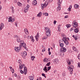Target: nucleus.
I'll use <instances>...</instances> for the list:
<instances>
[{
  "label": "nucleus",
  "instance_id": "1",
  "mask_svg": "<svg viewBox=\"0 0 80 80\" xmlns=\"http://www.w3.org/2000/svg\"><path fill=\"white\" fill-rule=\"evenodd\" d=\"M19 67V69H22V68H24V75H26V74L27 73V68L25 67V64H22L21 63H20Z\"/></svg>",
  "mask_w": 80,
  "mask_h": 80
},
{
  "label": "nucleus",
  "instance_id": "2",
  "mask_svg": "<svg viewBox=\"0 0 80 80\" xmlns=\"http://www.w3.org/2000/svg\"><path fill=\"white\" fill-rule=\"evenodd\" d=\"M22 46L23 47V44H21L18 47L15 48L14 50L15 51H16V52H18L20 50L22 49Z\"/></svg>",
  "mask_w": 80,
  "mask_h": 80
},
{
  "label": "nucleus",
  "instance_id": "3",
  "mask_svg": "<svg viewBox=\"0 0 80 80\" xmlns=\"http://www.w3.org/2000/svg\"><path fill=\"white\" fill-rule=\"evenodd\" d=\"M73 66L72 65H71L70 66L68 67V69L69 70V72H70V74H72V72H73Z\"/></svg>",
  "mask_w": 80,
  "mask_h": 80
},
{
  "label": "nucleus",
  "instance_id": "4",
  "mask_svg": "<svg viewBox=\"0 0 80 80\" xmlns=\"http://www.w3.org/2000/svg\"><path fill=\"white\" fill-rule=\"evenodd\" d=\"M21 45H23V47H24V49L27 50V46H26V44L24 42V41L23 40H21L20 42Z\"/></svg>",
  "mask_w": 80,
  "mask_h": 80
},
{
  "label": "nucleus",
  "instance_id": "5",
  "mask_svg": "<svg viewBox=\"0 0 80 80\" xmlns=\"http://www.w3.org/2000/svg\"><path fill=\"white\" fill-rule=\"evenodd\" d=\"M48 1H46L44 4H42L41 6L42 9L43 10V8H45L48 5Z\"/></svg>",
  "mask_w": 80,
  "mask_h": 80
},
{
  "label": "nucleus",
  "instance_id": "6",
  "mask_svg": "<svg viewBox=\"0 0 80 80\" xmlns=\"http://www.w3.org/2000/svg\"><path fill=\"white\" fill-rule=\"evenodd\" d=\"M60 50V52H62V53H64L67 51L66 48L63 47H61Z\"/></svg>",
  "mask_w": 80,
  "mask_h": 80
},
{
  "label": "nucleus",
  "instance_id": "7",
  "mask_svg": "<svg viewBox=\"0 0 80 80\" xmlns=\"http://www.w3.org/2000/svg\"><path fill=\"white\" fill-rule=\"evenodd\" d=\"M67 40H69V38H67L66 39L63 40V39H62V41H64V42L66 44V45H68V41Z\"/></svg>",
  "mask_w": 80,
  "mask_h": 80
},
{
  "label": "nucleus",
  "instance_id": "8",
  "mask_svg": "<svg viewBox=\"0 0 80 80\" xmlns=\"http://www.w3.org/2000/svg\"><path fill=\"white\" fill-rule=\"evenodd\" d=\"M43 61L44 62H48L50 61V58H45L43 59Z\"/></svg>",
  "mask_w": 80,
  "mask_h": 80
},
{
  "label": "nucleus",
  "instance_id": "9",
  "mask_svg": "<svg viewBox=\"0 0 80 80\" xmlns=\"http://www.w3.org/2000/svg\"><path fill=\"white\" fill-rule=\"evenodd\" d=\"M21 55L23 58L27 56V52H22L21 53Z\"/></svg>",
  "mask_w": 80,
  "mask_h": 80
},
{
  "label": "nucleus",
  "instance_id": "10",
  "mask_svg": "<svg viewBox=\"0 0 80 80\" xmlns=\"http://www.w3.org/2000/svg\"><path fill=\"white\" fill-rule=\"evenodd\" d=\"M46 35L47 37H49L51 35V31H48V32H46Z\"/></svg>",
  "mask_w": 80,
  "mask_h": 80
},
{
  "label": "nucleus",
  "instance_id": "11",
  "mask_svg": "<svg viewBox=\"0 0 80 80\" xmlns=\"http://www.w3.org/2000/svg\"><path fill=\"white\" fill-rule=\"evenodd\" d=\"M72 25L73 27H74V28H76V27H77L78 26V23H77V22H73L72 23Z\"/></svg>",
  "mask_w": 80,
  "mask_h": 80
},
{
  "label": "nucleus",
  "instance_id": "12",
  "mask_svg": "<svg viewBox=\"0 0 80 80\" xmlns=\"http://www.w3.org/2000/svg\"><path fill=\"white\" fill-rule=\"evenodd\" d=\"M58 7L57 8V12H59L60 10V9L61 8H60V6H61V4H60V5H59L58 4Z\"/></svg>",
  "mask_w": 80,
  "mask_h": 80
},
{
  "label": "nucleus",
  "instance_id": "13",
  "mask_svg": "<svg viewBox=\"0 0 80 80\" xmlns=\"http://www.w3.org/2000/svg\"><path fill=\"white\" fill-rule=\"evenodd\" d=\"M35 37L36 38V40H37V41H38V38H39V34L38 33H37V34Z\"/></svg>",
  "mask_w": 80,
  "mask_h": 80
},
{
  "label": "nucleus",
  "instance_id": "14",
  "mask_svg": "<svg viewBox=\"0 0 80 80\" xmlns=\"http://www.w3.org/2000/svg\"><path fill=\"white\" fill-rule=\"evenodd\" d=\"M4 27V24H3V23H2L1 24V27H0V30H2V29H3Z\"/></svg>",
  "mask_w": 80,
  "mask_h": 80
},
{
  "label": "nucleus",
  "instance_id": "15",
  "mask_svg": "<svg viewBox=\"0 0 80 80\" xmlns=\"http://www.w3.org/2000/svg\"><path fill=\"white\" fill-rule=\"evenodd\" d=\"M43 70L45 71L46 73H47V71H48V67H46V66H45L44 68L43 69Z\"/></svg>",
  "mask_w": 80,
  "mask_h": 80
},
{
  "label": "nucleus",
  "instance_id": "16",
  "mask_svg": "<svg viewBox=\"0 0 80 80\" xmlns=\"http://www.w3.org/2000/svg\"><path fill=\"white\" fill-rule=\"evenodd\" d=\"M72 48L74 51V52H77V53H78V50H77V48L73 47Z\"/></svg>",
  "mask_w": 80,
  "mask_h": 80
},
{
  "label": "nucleus",
  "instance_id": "17",
  "mask_svg": "<svg viewBox=\"0 0 80 80\" xmlns=\"http://www.w3.org/2000/svg\"><path fill=\"white\" fill-rule=\"evenodd\" d=\"M45 30L46 32H50V29L48 27L46 28L45 29Z\"/></svg>",
  "mask_w": 80,
  "mask_h": 80
},
{
  "label": "nucleus",
  "instance_id": "18",
  "mask_svg": "<svg viewBox=\"0 0 80 80\" xmlns=\"http://www.w3.org/2000/svg\"><path fill=\"white\" fill-rule=\"evenodd\" d=\"M54 62L56 63V64L58 63H59V60L58 59H55L54 60Z\"/></svg>",
  "mask_w": 80,
  "mask_h": 80
},
{
  "label": "nucleus",
  "instance_id": "19",
  "mask_svg": "<svg viewBox=\"0 0 80 80\" xmlns=\"http://www.w3.org/2000/svg\"><path fill=\"white\" fill-rule=\"evenodd\" d=\"M58 5H60V4L62 3V0H58Z\"/></svg>",
  "mask_w": 80,
  "mask_h": 80
},
{
  "label": "nucleus",
  "instance_id": "20",
  "mask_svg": "<svg viewBox=\"0 0 80 80\" xmlns=\"http://www.w3.org/2000/svg\"><path fill=\"white\" fill-rule=\"evenodd\" d=\"M28 9H29V8H28L27 7H26L24 9V12L25 13H26V12H28Z\"/></svg>",
  "mask_w": 80,
  "mask_h": 80
},
{
  "label": "nucleus",
  "instance_id": "21",
  "mask_svg": "<svg viewBox=\"0 0 80 80\" xmlns=\"http://www.w3.org/2000/svg\"><path fill=\"white\" fill-rule=\"evenodd\" d=\"M24 32H25L26 35H28V30H27V29L26 28L24 29Z\"/></svg>",
  "mask_w": 80,
  "mask_h": 80
},
{
  "label": "nucleus",
  "instance_id": "22",
  "mask_svg": "<svg viewBox=\"0 0 80 80\" xmlns=\"http://www.w3.org/2000/svg\"><path fill=\"white\" fill-rule=\"evenodd\" d=\"M30 38L32 42H34V41H35V40H34V39H33V36H31Z\"/></svg>",
  "mask_w": 80,
  "mask_h": 80
},
{
  "label": "nucleus",
  "instance_id": "23",
  "mask_svg": "<svg viewBox=\"0 0 80 80\" xmlns=\"http://www.w3.org/2000/svg\"><path fill=\"white\" fill-rule=\"evenodd\" d=\"M16 40L18 42L20 43V42L21 41V40H20V38L19 37H18V38H17L16 39Z\"/></svg>",
  "mask_w": 80,
  "mask_h": 80
},
{
  "label": "nucleus",
  "instance_id": "24",
  "mask_svg": "<svg viewBox=\"0 0 80 80\" xmlns=\"http://www.w3.org/2000/svg\"><path fill=\"white\" fill-rule=\"evenodd\" d=\"M66 61L68 65H70L71 63L70 62V60L69 59H66Z\"/></svg>",
  "mask_w": 80,
  "mask_h": 80
},
{
  "label": "nucleus",
  "instance_id": "25",
  "mask_svg": "<svg viewBox=\"0 0 80 80\" xmlns=\"http://www.w3.org/2000/svg\"><path fill=\"white\" fill-rule=\"evenodd\" d=\"M62 36L64 39H65V40L67 39H66V36L64 34H62Z\"/></svg>",
  "mask_w": 80,
  "mask_h": 80
},
{
  "label": "nucleus",
  "instance_id": "26",
  "mask_svg": "<svg viewBox=\"0 0 80 80\" xmlns=\"http://www.w3.org/2000/svg\"><path fill=\"white\" fill-rule=\"evenodd\" d=\"M72 5H71L68 9V11H69V12H70L71 11V8H72Z\"/></svg>",
  "mask_w": 80,
  "mask_h": 80
},
{
  "label": "nucleus",
  "instance_id": "27",
  "mask_svg": "<svg viewBox=\"0 0 80 80\" xmlns=\"http://www.w3.org/2000/svg\"><path fill=\"white\" fill-rule=\"evenodd\" d=\"M79 7V6H78V5L76 4L74 5V7L75 8H78Z\"/></svg>",
  "mask_w": 80,
  "mask_h": 80
},
{
  "label": "nucleus",
  "instance_id": "28",
  "mask_svg": "<svg viewBox=\"0 0 80 80\" xmlns=\"http://www.w3.org/2000/svg\"><path fill=\"white\" fill-rule=\"evenodd\" d=\"M42 12H40L39 13H38V14L37 15V17H41V15H42Z\"/></svg>",
  "mask_w": 80,
  "mask_h": 80
},
{
  "label": "nucleus",
  "instance_id": "29",
  "mask_svg": "<svg viewBox=\"0 0 80 80\" xmlns=\"http://www.w3.org/2000/svg\"><path fill=\"white\" fill-rule=\"evenodd\" d=\"M42 15H45V16H48V13L47 12L43 13Z\"/></svg>",
  "mask_w": 80,
  "mask_h": 80
},
{
  "label": "nucleus",
  "instance_id": "30",
  "mask_svg": "<svg viewBox=\"0 0 80 80\" xmlns=\"http://www.w3.org/2000/svg\"><path fill=\"white\" fill-rule=\"evenodd\" d=\"M37 3V0H35L33 2V5H35Z\"/></svg>",
  "mask_w": 80,
  "mask_h": 80
},
{
  "label": "nucleus",
  "instance_id": "31",
  "mask_svg": "<svg viewBox=\"0 0 80 80\" xmlns=\"http://www.w3.org/2000/svg\"><path fill=\"white\" fill-rule=\"evenodd\" d=\"M29 78L30 80H33L34 78L32 76H29Z\"/></svg>",
  "mask_w": 80,
  "mask_h": 80
},
{
  "label": "nucleus",
  "instance_id": "32",
  "mask_svg": "<svg viewBox=\"0 0 80 80\" xmlns=\"http://www.w3.org/2000/svg\"><path fill=\"white\" fill-rule=\"evenodd\" d=\"M74 31L75 33H78V32H79L78 29L77 28H76L75 29Z\"/></svg>",
  "mask_w": 80,
  "mask_h": 80
},
{
  "label": "nucleus",
  "instance_id": "33",
  "mask_svg": "<svg viewBox=\"0 0 80 80\" xmlns=\"http://www.w3.org/2000/svg\"><path fill=\"white\" fill-rule=\"evenodd\" d=\"M34 58H35V57L34 56H32L31 57V59L32 61L34 60Z\"/></svg>",
  "mask_w": 80,
  "mask_h": 80
},
{
  "label": "nucleus",
  "instance_id": "34",
  "mask_svg": "<svg viewBox=\"0 0 80 80\" xmlns=\"http://www.w3.org/2000/svg\"><path fill=\"white\" fill-rule=\"evenodd\" d=\"M72 37L75 39V40H77V36H75L74 35H73L72 36Z\"/></svg>",
  "mask_w": 80,
  "mask_h": 80
},
{
  "label": "nucleus",
  "instance_id": "35",
  "mask_svg": "<svg viewBox=\"0 0 80 80\" xmlns=\"http://www.w3.org/2000/svg\"><path fill=\"white\" fill-rule=\"evenodd\" d=\"M50 63H51L50 62H48L46 64V66H48H48H50Z\"/></svg>",
  "mask_w": 80,
  "mask_h": 80
},
{
  "label": "nucleus",
  "instance_id": "36",
  "mask_svg": "<svg viewBox=\"0 0 80 80\" xmlns=\"http://www.w3.org/2000/svg\"><path fill=\"white\" fill-rule=\"evenodd\" d=\"M66 26L67 27V28H69V27H71V25L70 24H67L66 25Z\"/></svg>",
  "mask_w": 80,
  "mask_h": 80
},
{
  "label": "nucleus",
  "instance_id": "37",
  "mask_svg": "<svg viewBox=\"0 0 80 80\" xmlns=\"http://www.w3.org/2000/svg\"><path fill=\"white\" fill-rule=\"evenodd\" d=\"M8 22H12V17H10L8 18Z\"/></svg>",
  "mask_w": 80,
  "mask_h": 80
},
{
  "label": "nucleus",
  "instance_id": "38",
  "mask_svg": "<svg viewBox=\"0 0 80 80\" xmlns=\"http://www.w3.org/2000/svg\"><path fill=\"white\" fill-rule=\"evenodd\" d=\"M18 5V6H21V5H22L20 2H17Z\"/></svg>",
  "mask_w": 80,
  "mask_h": 80
},
{
  "label": "nucleus",
  "instance_id": "39",
  "mask_svg": "<svg viewBox=\"0 0 80 80\" xmlns=\"http://www.w3.org/2000/svg\"><path fill=\"white\" fill-rule=\"evenodd\" d=\"M64 46V44L63 43H61L60 44V46H61V47H63V46Z\"/></svg>",
  "mask_w": 80,
  "mask_h": 80
},
{
  "label": "nucleus",
  "instance_id": "40",
  "mask_svg": "<svg viewBox=\"0 0 80 80\" xmlns=\"http://www.w3.org/2000/svg\"><path fill=\"white\" fill-rule=\"evenodd\" d=\"M15 12V11H14V9H13V7H12V13H13Z\"/></svg>",
  "mask_w": 80,
  "mask_h": 80
},
{
  "label": "nucleus",
  "instance_id": "41",
  "mask_svg": "<svg viewBox=\"0 0 80 80\" xmlns=\"http://www.w3.org/2000/svg\"><path fill=\"white\" fill-rule=\"evenodd\" d=\"M42 75L43 77H44L45 78H47V77H46V76H45V74L43 73H42Z\"/></svg>",
  "mask_w": 80,
  "mask_h": 80
},
{
  "label": "nucleus",
  "instance_id": "42",
  "mask_svg": "<svg viewBox=\"0 0 80 80\" xmlns=\"http://www.w3.org/2000/svg\"><path fill=\"white\" fill-rule=\"evenodd\" d=\"M12 19H11V21L12 22H13L14 21H15V19L12 18H11Z\"/></svg>",
  "mask_w": 80,
  "mask_h": 80
},
{
  "label": "nucleus",
  "instance_id": "43",
  "mask_svg": "<svg viewBox=\"0 0 80 80\" xmlns=\"http://www.w3.org/2000/svg\"><path fill=\"white\" fill-rule=\"evenodd\" d=\"M58 28L59 32H60V26H58Z\"/></svg>",
  "mask_w": 80,
  "mask_h": 80
},
{
  "label": "nucleus",
  "instance_id": "44",
  "mask_svg": "<svg viewBox=\"0 0 80 80\" xmlns=\"http://www.w3.org/2000/svg\"><path fill=\"white\" fill-rule=\"evenodd\" d=\"M18 63H22V60H18Z\"/></svg>",
  "mask_w": 80,
  "mask_h": 80
},
{
  "label": "nucleus",
  "instance_id": "45",
  "mask_svg": "<svg viewBox=\"0 0 80 80\" xmlns=\"http://www.w3.org/2000/svg\"><path fill=\"white\" fill-rule=\"evenodd\" d=\"M48 70H49L51 69V67L50 66L49 67H48Z\"/></svg>",
  "mask_w": 80,
  "mask_h": 80
},
{
  "label": "nucleus",
  "instance_id": "46",
  "mask_svg": "<svg viewBox=\"0 0 80 80\" xmlns=\"http://www.w3.org/2000/svg\"><path fill=\"white\" fill-rule=\"evenodd\" d=\"M65 72L62 73V76H63V77H65Z\"/></svg>",
  "mask_w": 80,
  "mask_h": 80
},
{
  "label": "nucleus",
  "instance_id": "47",
  "mask_svg": "<svg viewBox=\"0 0 80 80\" xmlns=\"http://www.w3.org/2000/svg\"><path fill=\"white\" fill-rule=\"evenodd\" d=\"M11 71L12 73H13L14 72V69H13V68H12V69H11Z\"/></svg>",
  "mask_w": 80,
  "mask_h": 80
},
{
  "label": "nucleus",
  "instance_id": "48",
  "mask_svg": "<svg viewBox=\"0 0 80 80\" xmlns=\"http://www.w3.org/2000/svg\"><path fill=\"white\" fill-rule=\"evenodd\" d=\"M60 55H61V56L62 57H63V56H64V53L62 52V53Z\"/></svg>",
  "mask_w": 80,
  "mask_h": 80
},
{
  "label": "nucleus",
  "instance_id": "49",
  "mask_svg": "<svg viewBox=\"0 0 80 80\" xmlns=\"http://www.w3.org/2000/svg\"><path fill=\"white\" fill-rule=\"evenodd\" d=\"M78 59L80 60V54L78 55Z\"/></svg>",
  "mask_w": 80,
  "mask_h": 80
},
{
  "label": "nucleus",
  "instance_id": "50",
  "mask_svg": "<svg viewBox=\"0 0 80 80\" xmlns=\"http://www.w3.org/2000/svg\"><path fill=\"white\" fill-rule=\"evenodd\" d=\"M20 72L21 73H22V74L23 73H24V72H23V71L22 70H20Z\"/></svg>",
  "mask_w": 80,
  "mask_h": 80
},
{
  "label": "nucleus",
  "instance_id": "51",
  "mask_svg": "<svg viewBox=\"0 0 80 80\" xmlns=\"http://www.w3.org/2000/svg\"><path fill=\"white\" fill-rule=\"evenodd\" d=\"M78 67H79V68H80V63H78Z\"/></svg>",
  "mask_w": 80,
  "mask_h": 80
},
{
  "label": "nucleus",
  "instance_id": "52",
  "mask_svg": "<svg viewBox=\"0 0 80 80\" xmlns=\"http://www.w3.org/2000/svg\"><path fill=\"white\" fill-rule=\"evenodd\" d=\"M47 38L45 37H44L42 38L43 40H45V39H47Z\"/></svg>",
  "mask_w": 80,
  "mask_h": 80
},
{
  "label": "nucleus",
  "instance_id": "53",
  "mask_svg": "<svg viewBox=\"0 0 80 80\" xmlns=\"http://www.w3.org/2000/svg\"><path fill=\"white\" fill-rule=\"evenodd\" d=\"M68 15L64 17L65 18H68Z\"/></svg>",
  "mask_w": 80,
  "mask_h": 80
},
{
  "label": "nucleus",
  "instance_id": "54",
  "mask_svg": "<svg viewBox=\"0 0 80 80\" xmlns=\"http://www.w3.org/2000/svg\"><path fill=\"white\" fill-rule=\"evenodd\" d=\"M42 52H45V49H44L42 50Z\"/></svg>",
  "mask_w": 80,
  "mask_h": 80
},
{
  "label": "nucleus",
  "instance_id": "55",
  "mask_svg": "<svg viewBox=\"0 0 80 80\" xmlns=\"http://www.w3.org/2000/svg\"><path fill=\"white\" fill-rule=\"evenodd\" d=\"M14 38H18V37H18V36H17V35H16V36H14Z\"/></svg>",
  "mask_w": 80,
  "mask_h": 80
},
{
  "label": "nucleus",
  "instance_id": "56",
  "mask_svg": "<svg viewBox=\"0 0 80 80\" xmlns=\"http://www.w3.org/2000/svg\"><path fill=\"white\" fill-rule=\"evenodd\" d=\"M26 7H28V8H29V7H30V6L29 5H27Z\"/></svg>",
  "mask_w": 80,
  "mask_h": 80
},
{
  "label": "nucleus",
  "instance_id": "57",
  "mask_svg": "<svg viewBox=\"0 0 80 80\" xmlns=\"http://www.w3.org/2000/svg\"><path fill=\"white\" fill-rule=\"evenodd\" d=\"M2 7L0 5V10H2Z\"/></svg>",
  "mask_w": 80,
  "mask_h": 80
},
{
  "label": "nucleus",
  "instance_id": "58",
  "mask_svg": "<svg viewBox=\"0 0 80 80\" xmlns=\"http://www.w3.org/2000/svg\"><path fill=\"white\" fill-rule=\"evenodd\" d=\"M53 0H49V2H52Z\"/></svg>",
  "mask_w": 80,
  "mask_h": 80
},
{
  "label": "nucleus",
  "instance_id": "59",
  "mask_svg": "<svg viewBox=\"0 0 80 80\" xmlns=\"http://www.w3.org/2000/svg\"><path fill=\"white\" fill-rule=\"evenodd\" d=\"M73 30V28H72L70 29V31L72 32Z\"/></svg>",
  "mask_w": 80,
  "mask_h": 80
},
{
  "label": "nucleus",
  "instance_id": "60",
  "mask_svg": "<svg viewBox=\"0 0 80 80\" xmlns=\"http://www.w3.org/2000/svg\"><path fill=\"white\" fill-rule=\"evenodd\" d=\"M49 55H51V52H49Z\"/></svg>",
  "mask_w": 80,
  "mask_h": 80
},
{
  "label": "nucleus",
  "instance_id": "61",
  "mask_svg": "<svg viewBox=\"0 0 80 80\" xmlns=\"http://www.w3.org/2000/svg\"><path fill=\"white\" fill-rule=\"evenodd\" d=\"M9 68L11 69V70H12V68H12V67H9Z\"/></svg>",
  "mask_w": 80,
  "mask_h": 80
},
{
  "label": "nucleus",
  "instance_id": "62",
  "mask_svg": "<svg viewBox=\"0 0 80 80\" xmlns=\"http://www.w3.org/2000/svg\"><path fill=\"white\" fill-rule=\"evenodd\" d=\"M15 26H16V27H18L17 24V23H15Z\"/></svg>",
  "mask_w": 80,
  "mask_h": 80
},
{
  "label": "nucleus",
  "instance_id": "63",
  "mask_svg": "<svg viewBox=\"0 0 80 80\" xmlns=\"http://www.w3.org/2000/svg\"><path fill=\"white\" fill-rule=\"evenodd\" d=\"M50 49L49 48H48V52H50Z\"/></svg>",
  "mask_w": 80,
  "mask_h": 80
},
{
  "label": "nucleus",
  "instance_id": "64",
  "mask_svg": "<svg viewBox=\"0 0 80 80\" xmlns=\"http://www.w3.org/2000/svg\"><path fill=\"white\" fill-rule=\"evenodd\" d=\"M9 80H12V79L11 78H9Z\"/></svg>",
  "mask_w": 80,
  "mask_h": 80
}]
</instances>
